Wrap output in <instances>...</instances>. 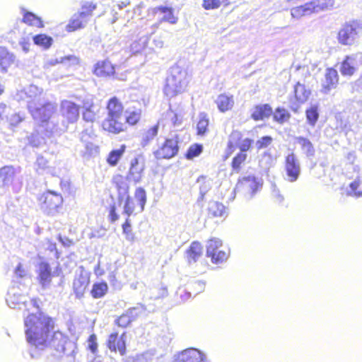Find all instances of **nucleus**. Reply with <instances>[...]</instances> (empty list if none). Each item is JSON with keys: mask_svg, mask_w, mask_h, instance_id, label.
Masks as SVG:
<instances>
[{"mask_svg": "<svg viewBox=\"0 0 362 362\" xmlns=\"http://www.w3.org/2000/svg\"><path fill=\"white\" fill-rule=\"evenodd\" d=\"M26 341L31 345L39 347L53 346L62 354L66 353V346L70 341L66 335L55 330V321L45 314L28 315L24 320Z\"/></svg>", "mask_w": 362, "mask_h": 362, "instance_id": "nucleus-1", "label": "nucleus"}, {"mask_svg": "<svg viewBox=\"0 0 362 362\" xmlns=\"http://www.w3.org/2000/svg\"><path fill=\"white\" fill-rule=\"evenodd\" d=\"M118 202L119 205L123 206L124 211L129 216L136 209L143 211L146 202V192L141 187L137 188L134 192V199L132 200L128 194L127 187H119L118 188Z\"/></svg>", "mask_w": 362, "mask_h": 362, "instance_id": "nucleus-2", "label": "nucleus"}, {"mask_svg": "<svg viewBox=\"0 0 362 362\" xmlns=\"http://www.w3.org/2000/svg\"><path fill=\"white\" fill-rule=\"evenodd\" d=\"M334 0H311L291 8L293 18L300 19L334 7Z\"/></svg>", "mask_w": 362, "mask_h": 362, "instance_id": "nucleus-3", "label": "nucleus"}, {"mask_svg": "<svg viewBox=\"0 0 362 362\" xmlns=\"http://www.w3.org/2000/svg\"><path fill=\"white\" fill-rule=\"evenodd\" d=\"M189 82V75L185 69L173 71L166 79L164 86L165 94L170 98L185 91Z\"/></svg>", "mask_w": 362, "mask_h": 362, "instance_id": "nucleus-4", "label": "nucleus"}, {"mask_svg": "<svg viewBox=\"0 0 362 362\" xmlns=\"http://www.w3.org/2000/svg\"><path fill=\"white\" fill-rule=\"evenodd\" d=\"M362 33V23L357 20L345 22L337 35L338 42L342 45H352Z\"/></svg>", "mask_w": 362, "mask_h": 362, "instance_id": "nucleus-5", "label": "nucleus"}, {"mask_svg": "<svg viewBox=\"0 0 362 362\" xmlns=\"http://www.w3.org/2000/svg\"><path fill=\"white\" fill-rule=\"evenodd\" d=\"M139 112H124L123 107L115 98V133L120 132L127 129V124H136L140 119Z\"/></svg>", "mask_w": 362, "mask_h": 362, "instance_id": "nucleus-6", "label": "nucleus"}, {"mask_svg": "<svg viewBox=\"0 0 362 362\" xmlns=\"http://www.w3.org/2000/svg\"><path fill=\"white\" fill-rule=\"evenodd\" d=\"M223 243L217 238H210L206 245V256L214 264L222 263L228 259V254L222 249Z\"/></svg>", "mask_w": 362, "mask_h": 362, "instance_id": "nucleus-7", "label": "nucleus"}, {"mask_svg": "<svg viewBox=\"0 0 362 362\" xmlns=\"http://www.w3.org/2000/svg\"><path fill=\"white\" fill-rule=\"evenodd\" d=\"M38 202L43 210L52 214L62 206L63 198L60 194L47 191L39 197Z\"/></svg>", "mask_w": 362, "mask_h": 362, "instance_id": "nucleus-8", "label": "nucleus"}, {"mask_svg": "<svg viewBox=\"0 0 362 362\" xmlns=\"http://www.w3.org/2000/svg\"><path fill=\"white\" fill-rule=\"evenodd\" d=\"M253 144V140L250 138L244 139L238 146L240 151L233 158L230 167L232 173H238L247 159V151H249Z\"/></svg>", "mask_w": 362, "mask_h": 362, "instance_id": "nucleus-9", "label": "nucleus"}, {"mask_svg": "<svg viewBox=\"0 0 362 362\" xmlns=\"http://www.w3.org/2000/svg\"><path fill=\"white\" fill-rule=\"evenodd\" d=\"M178 151V141L176 139L167 138L153 154L157 159H170L175 156Z\"/></svg>", "mask_w": 362, "mask_h": 362, "instance_id": "nucleus-10", "label": "nucleus"}, {"mask_svg": "<svg viewBox=\"0 0 362 362\" xmlns=\"http://www.w3.org/2000/svg\"><path fill=\"white\" fill-rule=\"evenodd\" d=\"M55 109L56 107L54 105L47 102L39 107L30 106L29 112L34 119L38 120L43 124L49 122Z\"/></svg>", "mask_w": 362, "mask_h": 362, "instance_id": "nucleus-11", "label": "nucleus"}, {"mask_svg": "<svg viewBox=\"0 0 362 362\" xmlns=\"http://www.w3.org/2000/svg\"><path fill=\"white\" fill-rule=\"evenodd\" d=\"M259 183L253 176L243 177L238 180L235 190L245 194L253 196L259 189Z\"/></svg>", "mask_w": 362, "mask_h": 362, "instance_id": "nucleus-12", "label": "nucleus"}, {"mask_svg": "<svg viewBox=\"0 0 362 362\" xmlns=\"http://www.w3.org/2000/svg\"><path fill=\"white\" fill-rule=\"evenodd\" d=\"M285 171L291 182H296L300 174V165L294 153H288L285 158Z\"/></svg>", "mask_w": 362, "mask_h": 362, "instance_id": "nucleus-13", "label": "nucleus"}, {"mask_svg": "<svg viewBox=\"0 0 362 362\" xmlns=\"http://www.w3.org/2000/svg\"><path fill=\"white\" fill-rule=\"evenodd\" d=\"M339 81L337 71L333 67L327 68L323 78L321 80V92L328 93L335 89Z\"/></svg>", "mask_w": 362, "mask_h": 362, "instance_id": "nucleus-14", "label": "nucleus"}, {"mask_svg": "<svg viewBox=\"0 0 362 362\" xmlns=\"http://www.w3.org/2000/svg\"><path fill=\"white\" fill-rule=\"evenodd\" d=\"M204 355L196 349H187L180 352L175 358V362H203Z\"/></svg>", "mask_w": 362, "mask_h": 362, "instance_id": "nucleus-15", "label": "nucleus"}, {"mask_svg": "<svg viewBox=\"0 0 362 362\" xmlns=\"http://www.w3.org/2000/svg\"><path fill=\"white\" fill-rule=\"evenodd\" d=\"M273 113L272 106L268 103L257 104L253 106L250 118L255 122L269 119Z\"/></svg>", "mask_w": 362, "mask_h": 362, "instance_id": "nucleus-16", "label": "nucleus"}, {"mask_svg": "<svg viewBox=\"0 0 362 362\" xmlns=\"http://www.w3.org/2000/svg\"><path fill=\"white\" fill-rule=\"evenodd\" d=\"M62 114L69 123L75 122L79 117V106L71 101L65 100L62 105Z\"/></svg>", "mask_w": 362, "mask_h": 362, "instance_id": "nucleus-17", "label": "nucleus"}, {"mask_svg": "<svg viewBox=\"0 0 362 362\" xmlns=\"http://www.w3.org/2000/svg\"><path fill=\"white\" fill-rule=\"evenodd\" d=\"M52 268L49 263L46 262H40L37 272V280L43 288H46L52 282Z\"/></svg>", "mask_w": 362, "mask_h": 362, "instance_id": "nucleus-18", "label": "nucleus"}, {"mask_svg": "<svg viewBox=\"0 0 362 362\" xmlns=\"http://www.w3.org/2000/svg\"><path fill=\"white\" fill-rule=\"evenodd\" d=\"M310 91L306 88L305 85L298 82L294 86L293 98L297 104V107L293 108V111L298 112V107L305 103L309 98Z\"/></svg>", "mask_w": 362, "mask_h": 362, "instance_id": "nucleus-19", "label": "nucleus"}, {"mask_svg": "<svg viewBox=\"0 0 362 362\" xmlns=\"http://www.w3.org/2000/svg\"><path fill=\"white\" fill-rule=\"evenodd\" d=\"M215 103L219 112H226L230 111L235 105L234 97L233 95L226 93H221L217 96Z\"/></svg>", "mask_w": 362, "mask_h": 362, "instance_id": "nucleus-20", "label": "nucleus"}, {"mask_svg": "<svg viewBox=\"0 0 362 362\" xmlns=\"http://www.w3.org/2000/svg\"><path fill=\"white\" fill-rule=\"evenodd\" d=\"M90 284L89 277L84 274H80L76 277L73 282V291L76 298H81L83 296Z\"/></svg>", "mask_w": 362, "mask_h": 362, "instance_id": "nucleus-21", "label": "nucleus"}, {"mask_svg": "<svg viewBox=\"0 0 362 362\" xmlns=\"http://www.w3.org/2000/svg\"><path fill=\"white\" fill-rule=\"evenodd\" d=\"M17 173L13 165H4L0 168V182L4 186H9L14 182Z\"/></svg>", "mask_w": 362, "mask_h": 362, "instance_id": "nucleus-22", "label": "nucleus"}, {"mask_svg": "<svg viewBox=\"0 0 362 362\" xmlns=\"http://www.w3.org/2000/svg\"><path fill=\"white\" fill-rule=\"evenodd\" d=\"M203 247L199 241H193L186 250V257L189 263L196 262L202 255Z\"/></svg>", "mask_w": 362, "mask_h": 362, "instance_id": "nucleus-23", "label": "nucleus"}, {"mask_svg": "<svg viewBox=\"0 0 362 362\" xmlns=\"http://www.w3.org/2000/svg\"><path fill=\"white\" fill-rule=\"evenodd\" d=\"M21 21L30 27H36L37 28H42L45 27L42 19L36 16L35 13L28 11H23V18Z\"/></svg>", "mask_w": 362, "mask_h": 362, "instance_id": "nucleus-24", "label": "nucleus"}, {"mask_svg": "<svg viewBox=\"0 0 362 362\" xmlns=\"http://www.w3.org/2000/svg\"><path fill=\"white\" fill-rule=\"evenodd\" d=\"M209 118L206 112L199 114L198 121L196 124V134L204 136L209 132Z\"/></svg>", "mask_w": 362, "mask_h": 362, "instance_id": "nucleus-25", "label": "nucleus"}, {"mask_svg": "<svg viewBox=\"0 0 362 362\" xmlns=\"http://www.w3.org/2000/svg\"><path fill=\"white\" fill-rule=\"evenodd\" d=\"M354 55H347L341 63L340 72L344 76H351L356 71V68L354 64Z\"/></svg>", "mask_w": 362, "mask_h": 362, "instance_id": "nucleus-26", "label": "nucleus"}, {"mask_svg": "<svg viewBox=\"0 0 362 362\" xmlns=\"http://www.w3.org/2000/svg\"><path fill=\"white\" fill-rule=\"evenodd\" d=\"M226 207L223 204L218 202H211L209 203L207 215L209 218H218L226 216Z\"/></svg>", "mask_w": 362, "mask_h": 362, "instance_id": "nucleus-27", "label": "nucleus"}, {"mask_svg": "<svg viewBox=\"0 0 362 362\" xmlns=\"http://www.w3.org/2000/svg\"><path fill=\"white\" fill-rule=\"evenodd\" d=\"M88 21L81 18L77 13H75L69 20V23L65 27V30L68 33H73L78 30L85 28Z\"/></svg>", "mask_w": 362, "mask_h": 362, "instance_id": "nucleus-28", "label": "nucleus"}, {"mask_svg": "<svg viewBox=\"0 0 362 362\" xmlns=\"http://www.w3.org/2000/svg\"><path fill=\"white\" fill-rule=\"evenodd\" d=\"M113 66L109 60L98 62L94 68V74L99 77H106L111 74Z\"/></svg>", "mask_w": 362, "mask_h": 362, "instance_id": "nucleus-29", "label": "nucleus"}, {"mask_svg": "<svg viewBox=\"0 0 362 362\" xmlns=\"http://www.w3.org/2000/svg\"><path fill=\"white\" fill-rule=\"evenodd\" d=\"M15 60L14 56L8 52L4 47H0V69L6 70Z\"/></svg>", "mask_w": 362, "mask_h": 362, "instance_id": "nucleus-30", "label": "nucleus"}, {"mask_svg": "<svg viewBox=\"0 0 362 362\" xmlns=\"http://www.w3.org/2000/svg\"><path fill=\"white\" fill-rule=\"evenodd\" d=\"M155 12H160L164 14L162 21L168 22L175 24L177 21V17L173 14V8L171 7L160 6L155 8Z\"/></svg>", "mask_w": 362, "mask_h": 362, "instance_id": "nucleus-31", "label": "nucleus"}, {"mask_svg": "<svg viewBox=\"0 0 362 362\" xmlns=\"http://www.w3.org/2000/svg\"><path fill=\"white\" fill-rule=\"evenodd\" d=\"M95 8L96 4L93 2L86 1L82 4L81 10L76 13L86 21H88Z\"/></svg>", "mask_w": 362, "mask_h": 362, "instance_id": "nucleus-32", "label": "nucleus"}, {"mask_svg": "<svg viewBox=\"0 0 362 362\" xmlns=\"http://www.w3.org/2000/svg\"><path fill=\"white\" fill-rule=\"evenodd\" d=\"M297 143L300 146L301 149L308 156H313L315 153V148L312 142L306 137L298 136L296 138Z\"/></svg>", "mask_w": 362, "mask_h": 362, "instance_id": "nucleus-33", "label": "nucleus"}, {"mask_svg": "<svg viewBox=\"0 0 362 362\" xmlns=\"http://www.w3.org/2000/svg\"><path fill=\"white\" fill-rule=\"evenodd\" d=\"M108 286L105 282H98L93 285L90 294L93 298L103 297L107 292Z\"/></svg>", "mask_w": 362, "mask_h": 362, "instance_id": "nucleus-34", "label": "nucleus"}, {"mask_svg": "<svg viewBox=\"0 0 362 362\" xmlns=\"http://www.w3.org/2000/svg\"><path fill=\"white\" fill-rule=\"evenodd\" d=\"M33 42L35 45L47 49L51 47L53 40L46 34L41 33L33 37Z\"/></svg>", "mask_w": 362, "mask_h": 362, "instance_id": "nucleus-35", "label": "nucleus"}, {"mask_svg": "<svg viewBox=\"0 0 362 362\" xmlns=\"http://www.w3.org/2000/svg\"><path fill=\"white\" fill-rule=\"evenodd\" d=\"M291 118V114L283 107H277L273 115V119L279 124H284Z\"/></svg>", "mask_w": 362, "mask_h": 362, "instance_id": "nucleus-36", "label": "nucleus"}, {"mask_svg": "<svg viewBox=\"0 0 362 362\" xmlns=\"http://www.w3.org/2000/svg\"><path fill=\"white\" fill-rule=\"evenodd\" d=\"M159 124H156L148 128L143 134L142 145L146 146L158 134Z\"/></svg>", "mask_w": 362, "mask_h": 362, "instance_id": "nucleus-37", "label": "nucleus"}, {"mask_svg": "<svg viewBox=\"0 0 362 362\" xmlns=\"http://www.w3.org/2000/svg\"><path fill=\"white\" fill-rule=\"evenodd\" d=\"M305 116L308 123L314 127L319 118L318 109L316 105L311 106L305 110Z\"/></svg>", "mask_w": 362, "mask_h": 362, "instance_id": "nucleus-38", "label": "nucleus"}, {"mask_svg": "<svg viewBox=\"0 0 362 362\" xmlns=\"http://www.w3.org/2000/svg\"><path fill=\"white\" fill-rule=\"evenodd\" d=\"M203 151V146L200 144H193L190 145L187 150L185 157L188 160H192L199 156Z\"/></svg>", "mask_w": 362, "mask_h": 362, "instance_id": "nucleus-39", "label": "nucleus"}, {"mask_svg": "<svg viewBox=\"0 0 362 362\" xmlns=\"http://www.w3.org/2000/svg\"><path fill=\"white\" fill-rule=\"evenodd\" d=\"M93 105L89 104L84 107V111L83 112V118L85 121L88 122H93L95 119V112L93 110Z\"/></svg>", "mask_w": 362, "mask_h": 362, "instance_id": "nucleus-40", "label": "nucleus"}, {"mask_svg": "<svg viewBox=\"0 0 362 362\" xmlns=\"http://www.w3.org/2000/svg\"><path fill=\"white\" fill-rule=\"evenodd\" d=\"M272 141L273 138L271 136H262L256 141V148L257 150L265 148L270 146Z\"/></svg>", "mask_w": 362, "mask_h": 362, "instance_id": "nucleus-41", "label": "nucleus"}, {"mask_svg": "<svg viewBox=\"0 0 362 362\" xmlns=\"http://www.w3.org/2000/svg\"><path fill=\"white\" fill-rule=\"evenodd\" d=\"M222 2L221 0H203L202 7L207 11L217 9L221 7Z\"/></svg>", "mask_w": 362, "mask_h": 362, "instance_id": "nucleus-42", "label": "nucleus"}, {"mask_svg": "<svg viewBox=\"0 0 362 362\" xmlns=\"http://www.w3.org/2000/svg\"><path fill=\"white\" fill-rule=\"evenodd\" d=\"M361 185L360 180L357 179L350 183L349 187L351 188V192L349 194L355 197H361L362 196V192L358 190V188Z\"/></svg>", "mask_w": 362, "mask_h": 362, "instance_id": "nucleus-43", "label": "nucleus"}, {"mask_svg": "<svg viewBox=\"0 0 362 362\" xmlns=\"http://www.w3.org/2000/svg\"><path fill=\"white\" fill-rule=\"evenodd\" d=\"M132 317L128 313H124L117 319V324L119 327H126L132 322Z\"/></svg>", "mask_w": 362, "mask_h": 362, "instance_id": "nucleus-44", "label": "nucleus"}, {"mask_svg": "<svg viewBox=\"0 0 362 362\" xmlns=\"http://www.w3.org/2000/svg\"><path fill=\"white\" fill-rule=\"evenodd\" d=\"M197 182L200 184V191L202 194H204L210 188L209 184L206 180V176L205 175H200L198 177Z\"/></svg>", "mask_w": 362, "mask_h": 362, "instance_id": "nucleus-45", "label": "nucleus"}, {"mask_svg": "<svg viewBox=\"0 0 362 362\" xmlns=\"http://www.w3.org/2000/svg\"><path fill=\"white\" fill-rule=\"evenodd\" d=\"M23 120V118L20 115L19 113H14L11 115L8 118V122L11 127H16Z\"/></svg>", "mask_w": 362, "mask_h": 362, "instance_id": "nucleus-46", "label": "nucleus"}, {"mask_svg": "<svg viewBox=\"0 0 362 362\" xmlns=\"http://www.w3.org/2000/svg\"><path fill=\"white\" fill-rule=\"evenodd\" d=\"M88 349L93 354H95L97 351V349H98L96 336L94 334H90L88 337Z\"/></svg>", "mask_w": 362, "mask_h": 362, "instance_id": "nucleus-47", "label": "nucleus"}, {"mask_svg": "<svg viewBox=\"0 0 362 362\" xmlns=\"http://www.w3.org/2000/svg\"><path fill=\"white\" fill-rule=\"evenodd\" d=\"M122 229L124 233L126 235L127 238L132 240L134 238L133 233H132L131 225L128 219L122 224Z\"/></svg>", "mask_w": 362, "mask_h": 362, "instance_id": "nucleus-48", "label": "nucleus"}, {"mask_svg": "<svg viewBox=\"0 0 362 362\" xmlns=\"http://www.w3.org/2000/svg\"><path fill=\"white\" fill-rule=\"evenodd\" d=\"M156 289H157V291H156L157 293L155 296L156 299L163 298H165L166 296H168V291L167 286H161L157 288Z\"/></svg>", "mask_w": 362, "mask_h": 362, "instance_id": "nucleus-49", "label": "nucleus"}, {"mask_svg": "<svg viewBox=\"0 0 362 362\" xmlns=\"http://www.w3.org/2000/svg\"><path fill=\"white\" fill-rule=\"evenodd\" d=\"M126 149L125 145H122L119 148L115 150V165L117 164V161L121 158L122 154L124 153Z\"/></svg>", "mask_w": 362, "mask_h": 362, "instance_id": "nucleus-50", "label": "nucleus"}, {"mask_svg": "<svg viewBox=\"0 0 362 362\" xmlns=\"http://www.w3.org/2000/svg\"><path fill=\"white\" fill-rule=\"evenodd\" d=\"M37 170H45L47 168V160L43 157H39L36 161Z\"/></svg>", "mask_w": 362, "mask_h": 362, "instance_id": "nucleus-51", "label": "nucleus"}, {"mask_svg": "<svg viewBox=\"0 0 362 362\" xmlns=\"http://www.w3.org/2000/svg\"><path fill=\"white\" fill-rule=\"evenodd\" d=\"M117 348L121 355H124L125 354V344L122 339L117 340Z\"/></svg>", "mask_w": 362, "mask_h": 362, "instance_id": "nucleus-52", "label": "nucleus"}, {"mask_svg": "<svg viewBox=\"0 0 362 362\" xmlns=\"http://www.w3.org/2000/svg\"><path fill=\"white\" fill-rule=\"evenodd\" d=\"M103 129L108 132H112L113 129V125L112 120L110 119H105L102 124Z\"/></svg>", "mask_w": 362, "mask_h": 362, "instance_id": "nucleus-53", "label": "nucleus"}, {"mask_svg": "<svg viewBox=\"0 0 362 362\" xmlns=\"http://www.w3.org/2000/svg\"><path fill=\"white\" fill-rule=\"evenodd\" d=\"M227 148H228V153H227L226 156L228 157V156H229V155H230L235 151V146L232 141H228V144H227Z\"/></svg>", "mask_w": 362, "mask_h": 362, "instance_id": "nucleus-54", "label": "nucleus"}, {"mask_svg": "<svg viewBox=\"0 0 362 362\" xmlns=\"http://www.w3.org/2000/svg\"><path fill=\"white\" fill-rule=\"evenodd\" d=\"M16 273L17 275H18L20 277L23 276L24 275V269L22 267V265L20 264L17 266L16 268Z\"/></svg>", "mask_w": 362, "mask_h": 362, "instance_id": "nucleus-55", "label": "nucleus"}, {"mask_svg": "<svg viewBox=\"0 0 362 362\" xmlns=\"http://www.w3.org/2000/svg\"><path fill=\"white\" fill-rule=\"evenodd\" d=\"M21 45L22 46L23 50H25V52H28L29 50L30 44L28 41L21 42Z\"/></svg>", "mask_w": 362, "mask_h": 362, "instance_id": "nucleus-56", "label": "nucleus"}, {"mask_svg": "<svg viewBox=\"0 0 362 362\" xmlns=\"http://www.w3.org/2000/svg\"><path fill=\"white\" fill-rule=\"evenodd\" d=\"M6 107V106L4 103H0V119L2 118V117L5 112Z\"/></svg>", "mask_w": 362, "mask_h": 362, "instance_id": "nucleus-57", "label": "nucleus"}, {"mask_svg": "<svg viewBox=\"0 0 362 362\" xmlns=\"http://www.w3.org/2000/svg\"><path fill=\"white\" fill-rule=\"evenodd\" d=\"M138 45H139V44L136 42H134L132 46H131V48H132V50L134 52V53H137V52H140V49H135L134 50V48H136Z\"/></svg>", "mask_w": 362, "mask_h": 362, "instance_id": "nucleus-58", "label": "nucleus"}, {"mask_svg": "<svg viewBox=\"0 0 362 362\" xmlns=\"http://www.w3.org/2000/svg\"><path fill=\"white\" fill-rule=\"evenodd\" d=\"M107 161L108 163L113 165V151H112L110 154H109V156H108V158H107Z\"/></svg>", "mask_w": 362, "mask_h": 362, "instance_id": "nucleus-59", "label": "nucleus"}, {"mask_svg": "<svg viewBox=\"0 0 362 362\" xmlns=\"http://www.w3.org/2000/svg\"><path fill=\"white\" fill-rule=\"evenodd\" d=\"M139 163V159L137 158H135L131 163V168H134L135 165H136Z\"/></svg>", "mask_w": 362, "mask_h": 362, "instance_id": "nucleus-60", "label": "nucleus"}, {"mask_svg": "<svg viewBox=\"0 0 362 362\" xmlns=\"http://www.w3.org/2000/svg\"><path fill=\"white\" fill-rule=\"evenodd\" d=\"M4 91V86L0 83V95H1L3 94Z\"/></svg>", "mask_w": 362, "mask_h": 362, "instance_id": "nucleus-61", "label": "nucleus"}, {"mask_svg": "<svg viewBox=\"0 0 362 362\" xmlns=\"http://www.w3.org/2000/svg\"><path fill=\"white\" fill-rule=\"evenodd\" d=\"M221 1L224 3L225 6H228L230 4V2L228 1V0H221Z\"/></svg>", "mask_w": 362, "mask_h": 362, "instance_id": "nucleus-62", "label": "nucleus"}, {"mask_svg": "<svg viewBox=\"0 0 362 362\" xmlns=\"http://www.w3.org/2000/svg\"><path fill=\"white\" fill-rule=\"evenodd\" d=\"M95 274H96L97 275H102V274H103V273H102V272H98L97 271V269H95Z\"/></svg>", "mask_w": 362, "mask_h": 362, "instance_id": "nucleus-63", "label": "nucleus"}, {"mask_svg": "<svg viewBox=\"0 0 362 362\" xmlns=\"http://www.w3.org/2000/svg\"><path fill=\"white\" fill-rule=\"evenodd\" d=\"M110 214L113 216V208L110 209Z\"/></svg>", "mask_w": 362, "mask_h": 362, "instance_id": "nucleus-64", "label": "nucleus"}]
</instances>
